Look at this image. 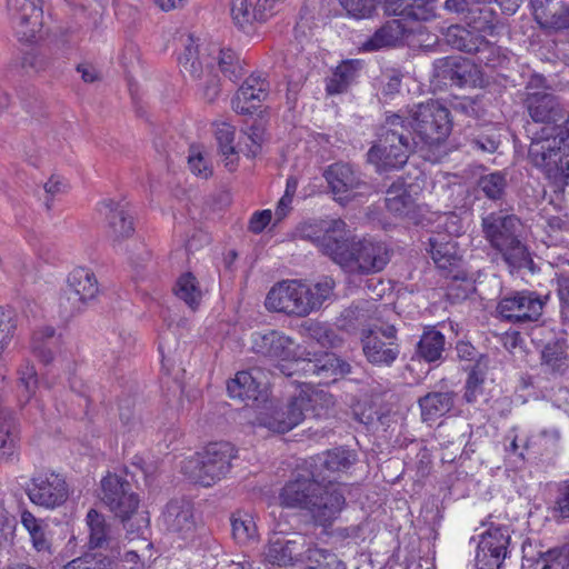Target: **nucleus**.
<instances>
[{
  "mask_svg": "<svg viewBox=\"0 0 569 569\" xmlns=\"http://www.w3.org/2000/svg\"><path fill=\"white\" fill-rule=\"evenodd\" d=\"M303 238L317 243L323 254L346 272L370 274L380 272L389 263L391 252L386 243L372 239H357L341 219L325 221L320 228L306 226Z\"/></svg>",
  "mask_w": 569,
  "mask_h": 569,
  "instance_id": "1",
  "label": "nucleus"
},
{
  "mask_svg": "<svg viewBox=\"0 0 569 569\" xmlns=\"http://www.w3.org/2000/svg\"><path fill=\"white\" fill-rule=\"evenodd\" d=\"M312 382H303V388L298 396L292 397L281 409L277 410L269 399L270 382L259 368H251V395L253 397L251 411L254 410L253 425L284 433L297 427L306 418H319L326 415L331 405V397L322 390L311 386Z\"/></svg>",
  "mask_w": 569,
  "mask_h": 569,
  "instance_id": "2",
  "label": "nucleus"
},
{
  "mask_svg": "<svg viewBox=\"0 0 569 569\" xmlns=\"http://www.w3.org/2000/svg\"><path fill=\"white\" fill-rule=\"evenodd\" d=\"M342 485H326L320 478L299 473L281 490L280 500L284 507L307 510L316 525L328 527L346 505Z\"/></svg>",
  "mask_w": 569,
  "mask_h": 569,
  "instance_id": "3",
  "label": "nucleus"
},
{
  "mask_svg": "<svg viewBox=\"0 0 569 569\" xmlns=\"http://www.w3.org/2000/svg\"><path fill=\"white\" fill-rule=\"evenodd\" d=\"M482 232L490 246L511 269H530L533 261L527 246L520 239L521 222L515 214L490 212L482 218Z\"/></svg>",
  "mask_w": 569,
  "mask_h": 569,
  "instance_id": "4",
  "label": "nucleus"
},
{
  "mask_svg": "<svg viewBox=\"0 0 569 569\" xmlns=\"http://www.w3.org/2000/svg\"><path fill=\"white\" fill-rule=\"evenodd\" d=\"M412 131L407 120L399 113L387 114L381 126L376 143L369 149L367 156L371 163L383 169L402 168L410 154L417 150Z\"/></svg>",
  "mask_w": 569,
  "mask_h": 569,
  "instance_id": "5",
  "label": "nucleus"
},
{
  "mask_svg": "<svg viewBox=\"0 0 569 569\" xmlns=\"http://www.w3.org/2000/svg\"><path fill=\"white\" fill-rule=\"evenodd\" d=\"M236 447L228 441H214L182 461L181 471L193 482L210 487L223 479L237 458Z\"/></svg>",
  "mask_w": 569,
  "mask_h": 569,
  "instance_id": "6",
  "label": "nucleus"
},
{
  "mask_svg": "<svg viewBox=\"0 0 569 569\" xmlns=\"http://www.w3.org/2000/svg\"><path fill=\"white\" fill-rule=\"evenodd\" d=\"M408 120V118H405ZM407 121L412 134L427 147L438 146L449 136L452 127L450 111L442 103L435 100L419 103L409 112Z\"/></svg>",
  "mask_w": 569,
  "mask_h": 569,
  "instance_id": "7",
  "label": "nucleus"
},
{
  "mask_svg": "<svg viewBox=\"0 0 569 569\" xmlns=\"http://www.w3.org/2000/svg\"><path fill=\"white\" fill-rule=\"evenodd\" d=\"M99 295L96 274L88 268H74L68 276L67 286L59 298V311L69 319L82 312Z\"/></svg>",
  "mask_w": 569,
  "mask_h": 569,
  "instance_id": "8",
  "label": "nucleus"
},
{
  "mask_svg": "<svg viewBox=\"0 0 569 569\" xmlns=\"http://www.w3.org/2000/svg\"><path fill=\"white\" fill-rule=\"evenodd\" d=\"M393 325H373L361 332L362 352L378 368H389L398 359L400 346Z\"/></svg>",
  "mask_w": 569,
  "mask_h": 569,
  "instance_id": "9",
  "label": "nucleus"
},
{
  "mask_svg": "<svg viewBox=\"0 0 569 569\" xmlns=\"http://www.w3.org/2000/svg\"><path fill=\"white\" fill-rule=\"evenodd\" d=\"M308 295L309 284L298 280H286L270 289L264 305L271 311L305 317L312 312L315 305L308 299Z\"/></svg>",
  "mask_w": 569,
  "mask_h": 569,
  "instance_id": "10",
  "label": "nucleus"
},
{
  "mask_svg": "<svg viewBox=\"0 0 569 569\" xmlns=\"http://www.w3.org/2000/svg\"><path fill=\"white\" fill-rule=\"evenodd\" d=\"M26 492L32 503L46 509H54L66 502L69 488L60 473L40 471L32 476Z\"/></svg>",
  "mask_w": 569,
  "mask_h": 569,
  "instance_id": "11",
  "label": "nucleus"
},
{
  "mask_svg": "<svg viewBox=\"0 0 569 569\" xmlns=\"http://www.w3.org/2000/svg\"><path fill=\"white\" fill-rule=\"evenodd\" d=\"M7 11L18 39L34 41L42 28L40 0H7Z\"/></svg>",
  "mask_w": 569,
  "mask_h": 569,
  "instance_id": "12",
  "label": "nucleus"
},
{
  "mask_svg": "<svg viewBox=\"0 0 569 569\" xmlns=\"http://www.w3.org/2000/svg\"><path fill=\"white\" fill-rule=\"evenodd\" d=\"M100 499L122 521L128 520L139 505L138 496L132 492L131 485L111 473L101 481Z\"/></svg>",
  "mask_w": 569,
  "mask_h": 569,
  "instance_id": "13",
  "label": "nucleus"
},
{
  "mask_svg": "<svg viewBox=\"0 0 569 569\" xmlns=\"http://www.w3.org/2000/svg\"><path fill=\"white\" fill-rule=\"evenodd\" d=\"M545 301L529 290L516 291L503 297L497 307L499 315L511 323L537 321L542 315Z\"/></svg>",
  "mask_w": 569,
  "mask_h": 569,
  "instance_id": "14",
  "label": "nucleus"
},
{
  "mask_svg": "<svg viewBox=\"0 0 569 569\" xmlns=\"http://www.w3.org/2000/svg\"><path fill=\"white\" fill-rule=\"evenodd\" d=\"M526 106L535 122L560 127L569 121V106L551 91H529Z\"/></svg>",
  "mask_w": 569,
  "mask_h": 569,
  "instance_id": "15",
  "label": "nucleus"
},
{
  "mask_svg": "<svg viewBox=\"0 0 569 569\" xmlns=\"http://www.w3.org/2000/svg\"><path fill=\"white\" fill-rule=\"evenodd\" d=\"M335 200L346 204L358 196L365 194L369 186L361 179L360 172L349 163H333L325 173Z\"/></svg>",
  "mask_w": 569,
  "mask_h": 569,
  "instance_id": "16",
  "label": "nucleus"
},
{
  "mask_svg": "<svg viewBox=\"0 0 569 569\" xmlns=\"http://www.w3.org/2000/svg\"><path fill=\"white\" fill-rule=\"evenodd\" d=\"M510 543L509 530L495 527L486 530L480 538L476 553L478 569H500Z\"/></svg>",
  "mask_w": 569,
  "mask_h": 569,
  "instance_id": "17",
  "label": "nucleus"
},
{
  "mask_svg": "<svg viewBox=\"0 0 569 569\" xmlns=\"http://www.w3.org/2000/svg\"><path fill=\"white\" fill-rule=\"evenodd\" d=\"M357 461V455L349 449L339 447L313 457L309 468L312 477L320 478L326 485H339L340 473L346 472Z\"/></svg>",
  "mask_w": 569,
  "mask_h": 569,
  "instance_id": "18",
  "label": "nucleus"
},
{
  "mask_svg": "<svg viewBox=\"0 0 569 569\" xmlns=\"http://www.w3.org/2000/svg\"><path fill=\"white\" fill-rule=\"evenodd\" d=\"M478 73L476 64L460 56L445 57L433 62V78L443 86L476 83Z\"/></svg>",
  "mask_w": 569,
  "mask_h": 569,
  "instance_id": "19",
  "label": "nucleus"
},
{
  "mask_svg": "<svg viewBox=\"0 0 569 569\" xmlns=\"http://www.w3.org/2000/svg\"><path fill=\"white\" fill-rule=\"evenodd\" d=\"M210 43H206L200 38L189 34L183 42V52L179 58L181 72L184 77L192 80H200L204 71H209L213 66L212 56H208Z\"/></svg>",
  "mask_w": 569,
  "mask_h": 569,
  "instance_id": "20",
  "label": "nucleus"
},
{
  "mask_svg": "<svg viewBox=\"0 0 569 569\" xmlns=\"http://www.w3.org/2000/svg\"><path fill=\"white\" fill-rule=\"evenodd\" d=\"M438 269L452 273L453 279L460 278V272L453 273L462 262V253L458 242L447 233H436L429 238L427 249Z\"/></svg>",
  "mask_w": 569,
  "mask_h": 569,
  "instance_id": "21",
  "label": "nucleus"
},
{
  "mask_svg": "<svg viewBox=\"0 0 569 569\" xmlns=\"http://www.w3.org/2000/svg\"><path fill=\"white\" fill-rule=\"evenodd\" d=\"M99 211L106 217L107 232L113 241H121L133 234V220L127 204L113 200H104L100 202Z\"/></svg>",
  "mask_w": 569,
  "mask_h": 569,
  "instance_id": "22",
  "label": "nucleus"
},
{
  "mask_svg": "<svg viewBox=\"0 0 569 569\" xmlns=\"http://www.w3.org/2000/svg\"><path fill=\"white\" fill-rule=\"evenodd\" d=\"M163 523L168 531L187 538L196 529L193 505L187 499H173L163 512Z\"/></svg>",
  "mask_w": 569,
  "mask_h": 569,
  "instance_id": "23",
  "label": "nucleus"
},
{
  "mask_svg": "<svg viewBox=\"0 0 569 569\" xmlns=\"http://www.w3.org/2000/svg\"><path fill=\"white\" fill-rule=\"evenodd\" d=\"M536 21L545 29H569V4L565 0H530Z\"/></svg>",
  "mask_w": 569,
  "mask_h": 569,
  "instance_id": "24",
  "label": "nucleus"
},
{
  "mask_svg": "<svg viewBox=\"0 0 569 569\" xmlns=\"http://www.w3.org/2000/svg\"><path fill=\"white\" fill-rule=\"evenodd\" d=\"M540 366L543 373L558 378L569 369V347L563 338H555L540 349Z\"/></svg>",
  "mask_w": 569,
  "mask_h": 569,
  "instance_id": "25",
  "label": "nucleus"
},
{
  "mask_svg": "<svg viewBox=\"0 0 569 569\" xmlns=\"http://www.w3.org/2000/svg\"><path fill=\"white\" fill-rule=\"evenodd\" d=\"M20 449V427L11 411L0 412V462L17 461Z\"/></svg>",
  "mask_w": 569,
  "mask_h": 569,
  "instance_id": "26",
  "label": "nucleus"
},
{
  "mask_svg": "<svg viewBox=\"0 0 569 569\" xmlns=\"http://www.w3.org/2000/svg\"><path fill=\"white\" fill-rule=\"evenodd\" d=\"M301 363L306 373L319 378V383L330 378L335 380L337 376H346L351 371V366L332 352H323L315 359L302 360Z\"/></svg>",
  "mask_w": 569,
  "mask_h": 569,
  "instance_id": "27",
  "label": "nucleus"
},
{
  "mask_svg": "<svg viewBox=\"0 0 569 569\" xmlns=\"http://www.w3.org/2000/svg\"><path fill=\"white\" fill-rule=\"evenodd\" d=\"M292 340L276 330L254 332L251 336V351L270 358H287L291 353Z\"/></svg>",
  "mask_w": 569,
  "mask_h": 569,
  "instance_id": "28",
  "label": "nucleus"
},
{
  "mask_svg": "<svg viewBox=\"0 0 569 569\" xmlns=\"http://www.w3.org/2000/svg\"><path fill=\"white\" fill-rule=\"evenodd\" d=\"M457 393L451 390L431 391L420 397L418 405L423 422L432 423L449 413L455 407Z\"/></svg>",
  "mask_w": 569,
  "mask_h": 569,
  "instance_id": "29",
  "label": "nucleus"
},
{
  "mask_svg": "<svg viewBox=\"0 0 569 569\" xmlns=\"http://www.w3.org/2000/svg\"><path fill=\"white\" fill-rule=\"evenodd\" d=\"M306 546L307 539L301 533H295L292 539H277L271 541L267 558L271 563L278 566H288L293 561H302Z\"/></svg>",
  "mask_w": 569,
  "mask_h": 569,
  "instance_id": "30",
  "label": "nucleus"
},
{
  "mask_svg": "<svg viewBox=\"0 0 569 569\" xmlns=\"http://www.w3.org/2000/svg\"><path fill=\"white\" fill-rule=\"evenodd\" d=\"M409 31L407 23L400 19L389 20L362 43V49L365 51H376L382 48L396 47L402 42Z\"/></svg>",
  "mask_w": 569,
  "mask_h": 569,
  "instance_id": "31",
  "label": "nucleus"
},
{
  "mask_svg": "<svg viewBox=\"0 0 569 569\" xmlns=\"http://www.w3.org/2000/svg\"><path fill=\"white\" fill-rule=\"evenodd\" d=\"M432 0H393L386 9V16L398 17L402 22L426 21L433 17Z\"/></svg>",
  "mask_w": 569,
  "mask_h": 569,
  "instance_id": "32",
  "label": "nucleus"
},
{
  "mask_svg": "<svg viewBox=\"0 0 569 569\" xmlns=\"http://www.w3.org/2000/svg\"><path fill=\"white\" fill-rule=\"evenodd\" d=\"M60 343L61 337L54 328L41 327L32 333L30 351L42 365L48 366L53 361Z\"/></svg>",
  "mask_w": 569,
  "mask_h": 569,
  "instance_id": "33",
  "label": "nucleus"
},
{
  "mask_svg": "<svg viewBox=\"0 0 569 569\" xmlns=\"http://www.w3.org/2000/svg\"><path fill=\"white\" fill-rule=\"evenodd\" d=\"M485 32L475 30L473 28H466L460 24H452L445 31L446 42L460 51L467 53H475L479 50V46L482 43ZM491 34L492 32H488Z\"/></svg>",
  "mask_w": 569,
  "mask_h": 569,
  "instance_id": "34",
  "label": "nucleus"
},
{
  "mask_svg": "<svg viewBox=\"0 0 569 569\" xmlns=\"http://www.w3.org/2000/svg\"><path fill=\"white\" fill-rule=\"evenodd\" d=\"M208 56H212L213 63H217L222 74L232 82L239 81L244 76V62L239 60L233 50L221 49L217 43L210 42Z\"/></svg>",
  "mask_w": 569,
  "mask_h": 569,
  "instance_id": "35",
  "label": "nucleus"
},
{
  "mask_svg": "<svg viewBox=\"0 0 569 569\" xmlns=\"http://www.w3.org/2000/svg\"><path fill=\"white\" fill-rule=\"evenodd\" d=\"M86 523L89 529L88 546L90 549L111 547L113 542L112 529L102 513L96 509H90L86 516Z\"/></svg>",
  "mask_w": 569,
  "mask_h": 569,
  "instance_id": "36",
  "label": "nucleus"
},
{
  "mask_svg": "<svg viewBox=\"0 0 569 569\" xmlns=\"http://www.w3.org/2000/svg\"><path fill=\"white\" fill-rule=\"evenodd\" d=\"M372 303L370 301H359L345 309L337 319V327L348 333L366 329V325L371 318Z\"/></svg>",
  "mask_w": 569,
  "mask_h": 569,
  "instance_id": "37",
  "label": "nucleus"
},
{
  "mask_svg": "<svg viewBox=\"0 0 569 569\" xmlns=\"http://www.w3.org/2000/svg\"><path fill=\"white\" fill-rule=\"evenodd\" d=\"M468 141L472 151L492 154L501 144V134L493 126L483 124L468 136Z\"/></svg>",
  "mask_w": 569,
  "mask_h": 569,
  "instance_id": "38",
  "label": "nucleus"
},
{
  "mask_svg": "<svg viewBox=\"0 0 569 569\" xmlns=\"http://www.w3.org/2000/svg\"><path fill=\"white\" fill-rule=\"evenodd\" d=\"M21 525L28 531L32 547L38 552H50L51 541L48 537V525L42 519L36 518L30 511L21 513Z\"/></svg>",
  "mask_w": 569,
  "mask_h": 569,
  "instance_id": "39",
  "label": "nucleus"
},
{
  "mask_svg": "<svg viewBox=\"0 0 569 569\" xmlns=\"http://www.w3.org/2000/svg\"><path fill=\"white\" fill-rule=\"evenodd\" d=\"M386 207L389 212L400 218H412L416 211L413 198L395 183L387 190Z\"/></svg>",
  "mask_w": 569,
  "mask_h": 569,
  "instance_id": "40",
  "label": "nucleus"
},
{
  "mask_svg": "<svg viewBox=\"0 0 569 569\" xmlns=\"http://www.w3.org/2000/svg\"><path fill=\"white\" fill-rule=\"evenodd\" d=\"M359 61H346L341 63L332 77L327 81L326 90L329 94L342 93L355 81L359 70Z\"/></svg>",
  "mask_w": 569,
  "mask_h": 569,
  "instance_id": "41",
  "label": "nucleus"
},
{
  "mask_svg": "<svg viewBox=\"0 0 569 569\" xmlns=\"http://www.w3.org/2000/svg\"><path fill=\"white\" fill-rule=\"evenodd\" d=\"M477 186L486 198L492 201L503 200L507 193L508 180L506 173L495 171L481 176Z\"/></svg>",
  "mask_w": 569,
  "mask_h": 569,
  "instance_id": "42",
  "label": "nucleus"
},
{
  "mask_svg": "<svg viewBox=\"0 0 569 569\" xmlns=\"http://www.w3.org/2000/svg\"><path fill=\"white\" fill-rule=\"evenodd\" d=\"M445 336L435 329L423 332L418 342V355L428 362L437 361L445 351Z\"/></svg>",
  "mask_w": 569,
  "mask_h": 569,
  "instance_id": "43",
  "label": "nucleus"
},
{
  "mask_svg": "<svg viewBox=\"0 0 569 569\" xmlns=\"http://www.w3.org/2000/svg\"><path fill=\"white\" fill-rule=\"evenodd\" d=\"M305 553V569H346L337 555L328 550L309 547Z\"/></svg>",
  "mask_w": 569,
  "mask_h": 569,
  "instance_id": "44",
  "label": "nucleus"
},
{
  "mask_svg": "<svg viewBox=\"0 0 569 569\" xmlns=\"http://www.w3.org/2000/svg\"><path fill=\"white\" fill-rule=\"evenodd\" d=\"M174 293L192 310L198 308L202 297L198 281L191 273H184L177 280Z\"/></svg>",
  "mask_w": 569,
  "mask_h": 569,
  "instance_id": "45",
  "label": "nucleus"
},
{
  "mask_svg": "<svg viewBox=\"0 0 569 569\" xmlns=\"http://www.w3.org/2000/svg\"><path fill=\"white\" fill-rule=\"evenodd\" d=\"M17 375L18 388L28 402L36 395L39 385L38 372L33 362L30 359H24L18 367Z\"/></svg>",
  "mask_w": 569,
  "mask_h": 569,
  "instance_id": "46",
  "label": "nucleus"
},
{
  "mask_svg": "<svg viewBox=\"0 0 569 569\" xmlns=\"http://www.w3.org/2000/svg\"><path fill=\"white\" fill-rule=\"evenodd\" d=\"M216 139L218 141L221 153L224 156L226 166L230 171L234 169L236 149L232 144L234 139V128L228 123H220L217 126Z\"/></svg>",
  "mask_w": 569,
  "mask_h": 569,
  "instance_id": "47",
  "label": "nucleus"
},
{
  "mask_svg": "<svg viewBox=\"0 0 569 569\" xmlns=\"http://www.w3.org/2000/svg\"><path fill=\"white\" fill-rule=\"evenodd\" d=\"M475 54L480 64L491 69L502 68L509 61L508 57L502 53V49L486 38L482 39V43Z\"/></svg>",
  "mask_w": 569,
  "mask_h": 569,
  "instance_id": "48",
  "label": "nucleus"
},
{
  "mask_svg": "<svg viewBox=\"0 0 569 569\" xmlns=\"http://www.w3.org/2000/svg\"><path fill=\"white\" fill-rule=\"evenodd\" d=\"M308 336L325 348H337L342 345V338L332 328L313 322L307 328Z\"/></svg>",
  "mask_w": 569,
  "mask_h": 569,
  "instance_id": "49",
  "label": "nucleus"
},
{
  "mask_svg": "<svg viewBox=\"0 0 569 569\" xmlns=\"http://www.w3.org/2000/svg\"><path fill=\"white\" fill-rule=\"evenodd\" d=\"M249 371L241 370L238 371L232 378L228 385H227V391L229 397L238 402L239 405H242V407H246V400L249 397Z\"/></svg>",
  "mask_w": 569,
  "mask_h": 569,
  "instance_id": "50",
  "label": "nucleus"
},
{
  "mask_svg": "<svg viewBox=\"0 0 569 569\" xmlns=\"http://www.w3.org/2000/svg\"><path fill=\"white\" fill-rule=\"evenodd\" d=\"M17 330L14 311L10 308L0 307V355L10 345Z\"/></svg>",
  "mask_w": 569,
  "mask_h": 569,
  "instance_id": "51",
  "label": "nucleus"
},
{
  "mask_svg": "<svg viewBox=\"0 0 569 569\" xmlns=\"http://www.w3.org/2000/svg\"><path fill=\"white\" fill-rule=\"evenodd\" d=\"M188 166L190 171L202 179H208L212 174V168L198 147H191L188 154Z\"/></svg>",
  "mask_w": 569,
  "mask_h": 569,
  "instance_id": "52",
  "label": "nucleus"
},
{
  "mask_svg": "<svg viewBox=\"0 0 569 569\" xmlns=\"http://www.w3.org/2000/svg\"><path fill=\"white\" fill-rule=\"evenodd\" d=\"M110 566L111 561L107 557L86 555L70 560L62 569H111Z\"/></svg>",
  "mask_w": 569,
  "mask_h": 569,
  "instance_id": "53",
  "label": "nucleus"
},
{
  "mask_svg": "<svg viewBox=\"0 0 569 569\" xmlns=\"http://www.w3.org/2000/svg\"><path fill=\"white\" fill-rule=\"evenodd\" d=\"M347 14L357 19L371 17L376 7L370 0H338Z\"/></svg>",
  "mask_w": 569,
  "mask_h": 569,
  "instance_id": "54",
  "label": "nucleus"
},
{
  "mask_svg": "<svg viewBox=\"0 0 569 569\" xmlns=\"http://www.w3.org/2000/svg\"><path fill=\"white\" fill-rule=\"evenodd\" d=\"M335 288V281L331 278H325L323 280L316 283L313 287L309 286L308 299L313 301L312 311L319 309L325 300H327Z\"/></svg>",
  "mask_w": 569,
  "mask_h": 569,
  "instance_id": "55",
  "label": "nucleus"
},
{
  "mask_svg": "<svg viewBox=\"0 0 569 569\" xmlns=\"http://www.w3.org/2000/svg\"><path fill=\"white\" fill-rule=\"evenodd\" d=\"M483 375L475 367L468 375L465 385L463 398L468 403H473L478 396L482 393Z\"/></svg>",
  "mask_w": 569,
  "mask_h": 569,
  "instance_id": "56",
  "label": "nucleus"
},
{
  "mask_svg": "<svg viewBox=\"0 0 569 569\" xmlns=\"http://www.w3.org/2000/svg\"><path fill=\"white\" fill-rule=\"evenodd\" d=\"M248 0H231L230 13L234 26L240 30H246L249 24Z\"/></svg>",
  "mask_w": 569,
  "mask_h": 569,
  "instance_id": "57",
  "label": "nucleus"
},
{
  "mask_svg": "<svg viewBox=\"0 0 569 569\" xmlns=\"http://www.w3.org/2000/svg\"><path fill=\"white\" fill-rule=\"evenodd\" d=\"M555 511L561 518H569V479L562 481L558 487Z\"/></svg>",
  "mask_w": 569,
  "mask_h": 569,
  "instance_id": "58",
  "label": "nucleus"
},
{
  "mask_svg": "<svg viewBox=\"0 0 569 569\" xmlns=\"http://www.w3.org/2000/svg\"><path fill=\"white\" fill-rule=\"evenodd\" d=\"M247 81H244L238 91L236 92L234 97L231 100V107L234 112L239 114L247 116L249 113V97L246 88Z\"/></svg>",
  "mask_w": 569,
  "mask_h": 569,
  "instance_id": "59",
  "label": "nucleus"
},
{
  "mask_svg": "<svg viewBox=\"0 0 569 569\" xmlns=\"http://www.w3.org/2000/svg\"><path fill=\"white\" fill-rule=\"evenodd\" d=\"M269 88L270 86L266 78H262L260 74H251V100H264L268 97Z\"/></svg>",
  "mask_w": 569,
  "mask_h": 569,
  "instance_id": "60",
  "label": "nucleus"
},
{
  "mask_svg": "<svg viewBox=\"0 0 569 569\" xmlns=\"http://www.w3.org/2000/svg\"><path fill=\"white\" fill-rule=\"evenodd\" d=\"M451 108L456 112L465 114L467 117L477 116V103L472 98L469 97L457 98L451 102Z\"/></svg>",
  "mask_w": 569,
  "mask_h": 569,
  "instance_id": "61",
  "label": "nucleus"
},
{
  "mask_svg": "<svg viewBox=\"0 0 569 569\" xmlns=\"http://www.w3.org/2000/svg\"><path fill=\"white\" fill-rule=\"evenodd\" d=\"M44 190L50 197H56L67 192L68 183L61 176L52 174L44 183Z\"/></svg>",
  "mask_w": 569,
  "mask_h": 569,
  "instance_id": "62",
  "label": "nucleus"
},
{
  "mask_svg": "<svg viewBox=\"0 0 569 569\" xmlns=\"http://www.w3.org/2000/svg\"><path fill=\"white\" fill-rule=\"evenodd\" d=\"M232 537L239 545H247L249 541V528L243 520L231 519Z\"/></svg>",
  "mask_w": 569,
  "mask_h": 569,
  "instance_id": "63",
  "label": "nucleus"
},
{
  "mask_svg": "<svg viewBox=\"0 0 569 569\" xmlns=\"http://www.w3.org/2000/svg\"><path fill=\"white\" fill-rule=\"evenodd\" d=\"M270 210L257 211L251 216V232H261L271 221Z\"/></svg>",
  "mask_w": 569,
  "mask_h": 569,
  "instance_id": "64",
  "label": "nucleus"
}]
</instances>
